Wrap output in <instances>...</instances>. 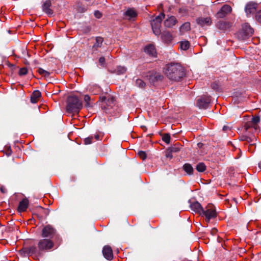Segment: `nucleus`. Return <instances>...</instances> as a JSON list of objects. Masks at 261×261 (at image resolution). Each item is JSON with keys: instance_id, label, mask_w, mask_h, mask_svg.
<instances>
[{"instance_id": "f257e3e1", "label": "nucleus", "mask_w": 261, "mask_h": 261, "mask_svg": "<svg viewBox=\"0 0 261 261\" xmlns=\"http://www.w3.org/2000/svg\"><path fill=\"white\" fill-rule=\"evenodd\" d=\"M165 74L170 81H180L186 75L183 66L177 63H170L166 65Z\"/></svg>"}, {"instance_id": "f03ea898", "label": "nucleus", "mask_w": 261, "mask_h": 261, "mask_svg": "<svg viewBox=\"0 0 261 261\" xmlns=\"http://www.w3.org/2000/svg\"><path fill=\"white\" fill-rule=\"evenodd\" d=\"M41 236L43 238L54 240L58 244V245H60L61 243L62 239L60 236L56 228L51 225L47 224L43 226L41 231Z\"/></svg>"}, {"instance_id": "7ed1b4c3", "label": "nucleus", "mask_w": 261, "mask_h": 261, "mask_svg": "<svg viewBox=\"0 0 261 261\" xmlns=\"http://www.w3.org/2000/svg\"><path fill=\"white\" fill-rule=\"evenodd\" d=\"M83 107L82 101L78 97L70 95L67 100L66 111L70 114H78Z\"/></svg>"}, {"instance_id": "20e7f679", "label": "nucleus", "mask_w": 261, "mask_h": 261, "mask_svg": "<svg viewBox=\"0 0 261 261\" xmlns=\"http://www.w3.org/2000/svg\"><path fill=\"white\" fill-rule=\"evenodd\" d=\"M101 101V107L107 113H112L111 109H114L116 107V102L114 98L110 95L107 96H100L99 97Z\"/></svg>"}, {"instance_id": "39448f33", "label": "nucleus", "mask_w": 261, "mask_h": 261, "mask_svg": "<svg viewBox=\"0 0 261 261\" xmlns=\"http://www.w3.org/2000/svg\"><path fill=\"white\" fill-rule=\"evenodd\" d=\"M200 216L204 217L205 222L207 223H209L211 219H215L217 216L215 206L212 203L208 204L203 208L202 212H201Z\"/></svg>"}, {"instance_id": "423d86ee", "label": "nucleus", "mask_w": 261, "mask_h": 261, "mask_svg": "<svg viewBox=\"0 0 261 261\" xmlns=\"http://www.w3.org/2000/svg\"><path fill=\"white\" fill-rule=\"evenodd\" d=\"M144 77L149 81L150 84L155 86L162 82L164 76L161 73L153 70L146 72Z\"/></svg>"}, {"instance_id": "0eeeda50", "label": "nucleus", "mask_w": 261, "mask_h": 261, "mask_svg": "<svg viewBox=\"0 0 261 261\" xmlns=\"http://www.w3.org/2000/svg\"><path fill=\"white\" fill-rule=\"evenodd\" d=\"M253 33V29L248 23H245L242 25V29L237 32V36L240 40H245L251 37Z\"/></svg>"}, {"instance_id": "6e6552de", "label": "nucleus", "mask_w": 261, "mask_h": 261, "mask_svg": "<svg viewBox=\"0 0 261 261\" xmlns=\"http://www.w3.org/2000/svg\"><path fill=\"white\" fill-rule=\"evenodd\" d=\"M59 246L54 240L47 238L41 239L38 243V247L40 251H48Z\"/></svg>"}, {"instance_id": "1a4fd4ad", "label": "nucleus", "mask_w": 261, "mask_h": 261, "mask_svg": "<svg viewBox=\"0 0 261 261\" xmlns=\"http://www.w3.org/2000/svg\"><path fill=\"white\" fill-rule=\"evenodd\" d=\"M165 15L164 13H161L159 16H156L150 22L151 28L153 33L156 36H159L161 34L160 28L163 18H164Z\"/></svg>"}, {"instance_id": "9d476101", "label": "nucleus", "mask_w": 261, "mask_h": 261, "mask_svg": "<svg viewBox=\"0 0 261 261\" xmlns=\"http://www.w3.org/2000/svg\"><path fill=\"white\" fill-rule=\"evenodd\" d=\"M211 102L210 96L202 95L199 97L196 101V106L200 109H207Z\"/></svg>"}, {"instance_id": "9b49d317", "label": "nucleus", "mask_w": 261, "mask_h": 261, "mask_svg": "<svg viewBox=\"0 0 261 261\" xmlns=\"http://www.w3.org/2000/svg\"><path fill=\"white\" fill-rule=\"evenodd\" d=\"M160 35L162 42L167 45L171 44L175 37L171 32L167 30L161 32Z\"/></svg>"}, {"instance_id": "f8f14e48", "label": "nucleus", "mask_w": 261, "mask_h": 261, "mask_svg": "<svg viewBox=\"0 0 261 261\" xmlns=\"http://www.w3.org/2000/svg\"><path fill=\"white\" fill-rule=\"evenodd\" d=\"M232 11L231 7L228 5H223L220 10L217 13L216 17L217 18H222L225 17L228 14Z\"/></svg>"}, {"instance_id": "ddd939ff", "label": "nucleus", "mask_w": 261, "mask_h": 261, "mask_svg": "<svg viewBox=\"0 0 261 261\" xmlns=\"http://www.w3.org/2000/svg\"><path fill=\"white\" fill-rule=\"evenodd\" d=\"M144 52L151 57H156L157 53L155 45L149 44L145 46L144 49Z\"/></svg>"}, {"instance_id": "4468645a", "label": "nucleus", "mask_w": 261, "mask_h": 261, "mask_svg": "<svg viewBox=\"0 0 261 261\" xmlns=\"http://www.w3.org/2000/svg\"><path fill=\"white\" fill-rule=\"evenodd\" d=\"M102 253L104 257L108 260H111L113 258V251L109 246H105L103 248Z\"/></svg>"}, {"instance_id": "2eb2a0df", "label": "nucleus", "mask_w": 261, "mask_h": 261, "mask_svg": "<svg viewBox=\"0 0 261 261\" xmlns=\"http://www.w3.org/2000/svg\"><path fill=\"white\" fill-rule=\"evenodd\" d=\"M196 22L201 27L210 26L212 24V20L211 17H207L206 18L199 17L196 19Z\"/></svg>"}, {"instance_id": "dca6fc26", "label": "nucleus", "mask_w": 261, "mask_h": 261, "mask_svg": "<svg viewBox=\"0 0 261 261\" xmlns=\"http://www.w3.org/2000/svg\"><path fill=\"white\" fill-rule=\"evenodd\" d=\"M190 207L192 211L200 215L202 212L203 207L201 206V204L198 201H195L190 204Z\"/></svg>"}, {"instance_id": "f3484780", "label": "nucleus", "mask_w": 261, "mask_h": 261, "mask_svg": "<svg viewBox=\"0 0 261 261\" xmlns=\"http://www.w3.org/2000/svg\"><path fill=\"white\" fill-rule=\"evenodd\" d=\"M257 5L256 4L252 2L248 3L245 7V12L247 14H253L257 9Z\"/></svg>"}, {"instance_id": "a211bd4d", "label": "nucleus", "mask_w": 261, "mask_h": 261, "mask_svg": "<svg viewBox=\"0 0 261 261\" xmlns=\"http://www.w3.org/2000/svg\"><path fill=\"white\" fill-rule=\"evenodd\" d=\"M100 139V135L98 134L92 135L85 138L84 140V144L86 145L90 144Z\"/></svg>"}, {"instance_id": "6ab92c4d", "label": "nucleus", "mask_w": 261, "mask_h": 261, "mask_svg": "<svg viewBox=\"0 0 261 261\" xmlns=\"http://www.w3.org/2000/svg\"><path fill=\"white\" fill-rule=\"evenodd\" d=\"M29 200L27 198H23L19 202L17 210L19 212H25L28 207Z\"/></svg>"}, {"instance_id": "aec40b11", "label": "nucleus", "mask_w": 261, "mask_h": 261, "mask_svg": "<svg viewBox=\"0 0 261 261\" xmlns=\"http://www.w3.org/2000/svg\"><path fill=\"white\" fill-rule=\"evenodd\" d=\"M177 22L176 17L174 16H171L168 18L166 19L164 21V25L167 28H172Z\"/></svg>"}, {"instance_id": "412c9836", "label": "nucleus", "mask_w": 261, "mask_h": 261, "mask_svg": "<svg viewBox=\"0 0 261 261\" xmlns=\"http://www.w3.org/2000/svg\"><path fill=\"white\" fill-rule=\"evenodd\" d=\"M216 27L219 30L226 31L231 27V24L228 22L224 21L221 20L217 22L216 23Z\"/></svg>"}, {"instance_id": "4be33fe9", "label": "nucleus", "mask_w": 261, "mask_h": 261, "mask_svg": "<svg viewBox=\"0 0 261 261\" xmlns=\"http://www.w3.org/2000/svg\"><path fill=\"white\" fill-rule=\"evenodd\" d=\"M51 2L50 1H46L42 5V10L43 12L48 15H51L53 13V10L50 8Z\"/></svg>"}, {"instance_id": "5701e85b", "label": "nucleus", "mask_w": 261, "mask_h": 261, "mask_svg": "<svg viewBox=\"0 0 261 261\" xmlns=\"http://www.w3.org/2000/svg\"><path fill=\"white\" fill-rule=\"evenodd\" d=\"M41 96V93L39 90L34 91L31 96V102L33 103H37Z\"/></svg>"}, {"instance_id": "b1692460", "label": "nucleus", "mask_w": 261, "mask_h": 261, "mask_svg": "<svg viewBox=\"0 0 261 261\" xmlns=\"http://www.w3.org/2000/svg\"><path fill=\"white\" fill-rule=\"evenodd\" d=\"M109 71L111 73L120 75L124 74L126 71V68L123 66H117L115 69L113 70L109 69Z\"/></svg>"}, {"instance_id": "393cba45", "label": "nucleus", "mask_w": 261, "mask_h": 261, "mask_svg": "<svg viewBox=\"0 0 261 261\" xmlns=\"http://www.w3.org/2000/svg\"><path fill=\"white\" fill-rule=\"evenodd\" d=\"M182 169L186 172L188 175H193L194 173V169L192 165L189 163H186L182 166Z\"/></svg>"}, {"instance_id": "a878e982", "label": "nucleus", "mask_w": 261, "mask_h": 261, "mask_svg": "<svg viewBox=\"0 0 261 261\" xmlns=\"http://www.w3.org/2000/svg\"><path fill=\"white\" fill-rule=\"evenodd\" d=\"M103 39L101 37H97L96 38V42L93 46V48L97 50L98 48L101 47L102 43L103 42Z\"/></svg>"}, {"instance_id": "bb28decb", "label": "nucleus", "mask_w": 261, "mask_h": 261, "mask_svg": "<svg viewBox=\"0 0 261 261\" xmlns=\"http://www.w3.org/2000/svg\"><path fill=\"white\" fill-rule=\"evenodd\" d=\"M37 72L40 75L45 79L48 78L50 75V73L49 72L41 68H39L37 69Z\"/></svg>"}, {"instance_id": "cd10ccee", "label": "nucleus", "mask_w": 261, "mask_h": 261, "mask_svg": "<svg viewBox=\"0 0 261 261\" xmlns=\"http://www.w3.org/2000/svg\"><path fill=\"white\" fill-rule=\"evenodd\" d=\"M89 91L94 95H96L99 93L101 91L100 87L97 85H94L89 89Z\"/></svg>"}, {"instance_id": "c85d7f7f", "label": "nucleus", "mask_w": 261, "mask_h": 261, "mask_svg": "<svg viewBox=\"0 0 261 261\" xmlns=\"http://www.w3.org/2000/svg\"><path fill=\"white\" fill-rule=\"evenodd\" d=\"M190 46V43L188 41H183L180 42V48L184 50H187L189 49Z\"/></svg>"}, {"instance_id": "c756f323", "label": "nucleus", "mask_w": 261, "mask_h": 261, "mask_svg": "<svg viewBox=\"0 0 261 261\" xmlns=\"http://www.w3.org/2000/svg\"><path fill=\"white\" fill-rule=\"evenodd\" d=\"M244 128L246 131L249 130L251 128H253L254 129L257 130V128H255L254 124L251 121H247L244 124Z\"/></svg>"}, {"instance_id": "7c9ffc66", "label": "nucleus", "mask_w": 261, "mask_h": 261, "mask_svg": "<svg viewBox=\"0 0 261 261\" xmlns=\"http://www.w3.org/2000/svg\"><path fill=\"white\" fill-rule=\"evenodd\" d=\"M172 153L178 152L180 150V145L177 144L168 148Z\"/></svg>"}, {"instance_id": "2f4dec72", "label": "nucleus", "mask_w": 261, "mask_h": 261, "mask_svg": "<svg viewBox=\"0 0 261 261\" xmlns=\"http://www.w3.org/2000/svg\"><path fill=\"white\" fill-rule=\"evenodd\" d=\"M206 167L203 163H198L196 167V169L197 171L200 172H203L206 170Z\"/></svg>"}, {"instance_id": "473e14b6", "label": "nucleus", "mask_w": 261, "mask_h": 261, "mask_svg": "<svg viewBox=\"0 0 261 261\" xmlns=\"http://www.w3.org/2000/svg\"><path fill=\"white\" fill-rule=\"evenodd\" d=\"M191 29L190 22L184 23L180 28V32H187Z\"/></svg>"}, {"instance_id": "72a5a7b5", "label": "nucleus", "mask_w": 261, "mask_h": 261, "mask_svg": "<svg viewBox=\"0 0 261 261\" xmlns=\"http://www.w3.org/2000/svg\"><path fill=\"white\" fill-rule=\"evenodd\" d=\"M138 15V13L137 10L135 8H132V26L133 24V21L136 20Z\"/></svg>"}, {"instance_id": "f704fd0d", "label": "nucleus", "mask_w": 261, "mask_h": 261, "mask_svg": "<svg viewBox=\"0 0 261 261\" xmlns=\"http://www.w3.org/2000/svg\"><path fill=\"white\" fill-rule=\"evenodd\" d=\"M211 87L213 90L217 92L222 91L220 87V85L216 82L212 83Z\"/></svg>"}, {"instance_id": "c9c22d12", "label": "nucleus", "mask_w": 261, "mask_h": 261, "mask_svg": "<svg viewBox=\"0 0 261 261\" xmlns=\"http://www.w3.org/2000/svg\"><path fill=\"white\" fill-rule=\"evenodd\" d=\"M252 123L254 124L255 128H258V123L260 121V118L258 116H254L252 118L251 120Z\"/></svg>"}, {"instance_id": "e433bc0d", "label": "nucleus", "mask_w": 261, "mask_h": 261, "mask_svg": "<svg viewBox=\"0 0 261 261\" xmlns=\"http://www.w3.org/2000/svg\"><path fill=\"white\" fill-rule=\"evenodd\" d=\"M170 135L168 133L164 134L162 136V140L167 144H169L170 142Z\"/></svg>"}, {"instance_id": "4c0bfd02", "label": "nucleus", "mask_w": 261, "mask_h": 261, "mask_svg": "<svg viewBox=\"0 0 261 261\" xmlns=\"http://www.w3.org/2000/svg\"><path fill=\"white\" fill-rule=\"evenodd\" d=\"M136 84L138 87L141 88H144L146 86L145 83L141 79L136 80Z\"/></svg>"}, {"instance_id": "58836bf2", "label": "nucleus", "mask_w": 261, "mask_h": 261, "mask_svg": "<svg viewBox=\"0 0 261 261\" xmlns=\"http://www.w3.org/2000/svg\"><path fill=\"white\" fill-rule=\"evenodd\" d=\"M256 145L255 143H251L248 145V150L250 153H253L255 150Z\"/></svg>"}, {"instance_id": "ea45409f", "label": "nucleus", "mask_w": 261, "mask_h": 261, "mask_svg": "<svg viewBox=\"0 0 261 261\" xmlns=\"http://www.w3.org/2000/svg\"><path fill=\"white\" fill-rule=\"evenodd\" d=\"M139 157L143 160H145L147 158V154L145 151H139L137 153Z\"/></svg>"}, {"instance_id": "a19ab883", "label": "nucleus", "mask_w": 261, "mask_h": 261, "mask_svg": "<svg viewBox=\"0 0 261 261\" xmlns=\"http://www.w3.org/2000/svg\"><path fill=\"white\" fill-rule=\"evenodd\" d=\"M124 18L128 20H130V9L129 8L124 14Z\"/></svg>"}, {"instance_id": "79ce46f5", "label": "nucleus", "mask_w": 261, "mask_h": 261, "mask_svg": "<svg viewBox=\"0 0 261 261\" xmlns=\"http://www.w3.org/2000/svg\"><path fill=\"white\" fill-rule=\"evenodd\" d=\"M28 69L25 67H23L20 69L19 71V74L20 75H24L28 73Z\"/></svg>"}, {"instance_id": "37998d69", "label": "nucleus", "mask_w": 261, "mask_h": 261, "mask_svg": "<svg viewBox=\"0 0 261 261\" xmlns=\"http://www.w3.org/2000/svg\"><path fill=\"white\" fill-rule=\"evenodd\" d=\"M255 19L257 22L261 23V10L258 11L255 14Z\"/></svg>"}, {"instance_id": "c03bdc74", "label": "nucleus", "mask_w": 261, "mask_h": 261, "mask_svg": "<svg viewBox=\"0 0 261 261\" xmlns=\"http://www.w3.org/2000/svg\"><path fill=\"white\" fill-rule=\"evenodd\" d=\"M37 251V249L35 247L32 246L29 248V253L31 254H35Z\"/></svg>"}, {"instance_id": "a18cd8bd", "label": "nucleus", "mask_w": 261, "mask_h": 261, "mask_svg": "<svg viewBox=\"0 0 261 261\" xmlns=\"http://www.w3.org/2000/svg\"><path fill=\"white\" fill-rule=\"evenodd\" d=\"M172 152L170 151V150L167 148L166 150V156L167 158H169L170 159H172L173 158Z\"/></svg>"}, {"instance_id": "49530a36", "label": "nucleus", "mask_w": 261, "mask_h": 261, "mask_svg": "<svg viewBox=\"0 0 261 261\" xmlns=\"http://www.w3.org/2000/svg\"><path fill=\"white\" fill-rule=\"evenodd\" d=\"M94 16L97 18H100L101 17L102 14L99 11H96L94 12Z\"/></svg>"}, {"instance_id": "de8ad7c7", "label": "nucleus", "mask_w": 261, "mask_h": 261, "mask_svg": "<svg viewBox=\"0 0 261 261\" xmlns=\"http://www.w3.org/2000/svg\"><path fill=\"white\" fill-rule=\"evenodd\" d=\"M99 63L101 66H103L105 63V59L104 57H100L99 59Z\"/></svg>"}, {"instance_id": "09e8293b", "label": "nucleus", "mask_w": 261, "mask_h": 261, "mask_svg": "<svg viewBox=\"0 0 261 261\" xmlns=\"http://www.w3.org/2000/svg\"><path fill=\"white\" fill-rule=\"evenodd\" d=\"M90 100V97L88 95H86L84 96V100L87 102V105L89 106V101Z\"/></svg>"}, {"instance_id": "8fccbe9b", "label": "nucleus", "mask_w": 261, "mask_h": 261, "mask_svg": "<svg viewBox=\"0 0 261 261\" xmlns=\"http://www.w3.org/2000/svg\"><path fill=\"white\" fill-rule=\"evenodd\" d=\"M12 151L11 149V147H8L7 150L6 151V153L7 155L10 156L12 154Z\"/></svg>"}, {"instance_id": "3c124183", "label": "nucleus", "mask_w": 261, "mask_h": 261, "mask_svg": "<svg viewBox=\"0 0 261 261\" xmlns=\"http://www.w3.org/2000/svg\"><path fill=\"white\" fill-rule=\"evenodd\" d=\"M217 231H218V230H217V229L216 228H213V229L211 230V234H213V235H215V234L217 233Z\"/></svg>"}, {"instance_id": "603ef678", "label": "nucleus", "mask_w": 261, "mask_h": 261, "mask_svg": "<svg viewBox=\"0 0 261 261\" xmlns=\"http://www.w3.org/2000/svg\"><path fill=\"white\" fill-rule=\"evenodd\" d=\"M230 130V128L229 126H226V125H224L223 127V130L224 132H227V130Z\"/></svg>"}, {"instance_id": "864d4df0", "label": "nucleus", "mask_w": 261, "mask_h": 261, "mask_svg": "<svg viewBox=\"0 0 261 261\" xmlns=\"http://www.w3.org/2000/svg\"><path fill=\"white\" fill-rule=\"evenodd\" d=\"M247 136H242L240 137V140L242 141H246V139H247Z\"/></svg>"}, {"instance_id": "5fc2aeb1", "label": "nucleus", "mask_w": 261, "mask_h": 261, "mask_svg": "<svg viewBox=\"0 0 261 261\" xmlns=\"http://www.w3.org/2000/svg\"><path fill=\"white\" fill-rule=\"evenodd\" d=\"M246 141L247 143H250L252 142V139L250 137L247 136V139H246Z\"/></svg>"}, {"instance_id": "6e6d98bb", "label": "nucleus", "mask_w": 261, "mask_h": 261, "mask_svg": "<svg viewBox=\"0 0 261 261\" xmlns=\"http://www.w3.org/2000/svg\"><path fill=\"white\" fill-rule=\"evenodd\" d=\"M203 145V144L202 143H198L197 144V146L199 148H201Z\"/></svg>"}, {"instance_id": "4d7b16f0", "label": "nucleus", "mask_w": 261, "mask_h": 261, "mask_svg": "<svg viewBox=\"0 0 261 261\" xmlns=\"http://www.w3.org/2000/svg\"><path fill=\"white\" fill-rule=\"evenodd\" d=\"M258 167L261 169V161L258 164Z\"/></svg>"}, {"instance_id": "13d9d810", "label": "nucleus", "mask_w": 261, "mask_h": 261, "mask_svg": "<svg viewBox=\"0 0 261 261\" xmlns=\"http://www.w3.org/2000/svg\"><path fill=\"white\" fill-rule=\"evenodd\" d=\"M132 133H133V132H132ZM131 137H132V138H133V139H135V138H136L135 137H134V136L133 135V134H132Z\"/></svg>"}, {"instance_id": "bf43d9fd", "label": "nucleus", "mask_w": 261, "mask_h": 261, "mask_svg": "<svg viewBox=\"0 0 261 261\" xmlns=\"http://www.w3.org/2000/svg\"><path fill=\"white\" fill-rule=\"evenodd\" d=\"M1 190L3 193H4V191L2 188H1Z\"/></svg>"}, {"instance_id": "052dcab7", "label": "nucleus", "mask_w": 261, "mask_h": 261, "mask_svg": "<svg viewBox=\"0 0 261 261\" xmlns=\"http://www.w3.org/2000/svg\"><path fill=\"white\" fill-rule=\"evenodd\" d=\"M228 144H231V145H232V143H231V142H228Z\"/></svg>"}]
</instances>
